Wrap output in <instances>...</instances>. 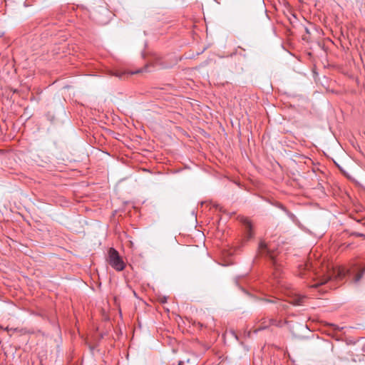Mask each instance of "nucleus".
I'll use <instances>...</instances> for the list:
<instances>
[{"label":"nucleus","mask_w":365,"mask_h":365,"mask_svg":"<svg viewBox=\"0 0 365 365\" xmlns=\"http://www.w3.org/2000/svg\"><path fill=\"white\" fill-rule=\"evenodd\" d=\"M259 252L262 255L269 257L273 267V276L278 279L282 273V257L279 255V252L275 249V246L272 244H266L261 241L259 244Z\"/></svg>","instance_id":"f257e3e1"},{"label":"nucleus","mask_w":365,"mask_h":365,"mask_svg":"<svg viewBox=\"0 0 365 365\" xmlns=\"http://www.w3.org/2000/svg\"><path fill=\"white\" fill-rule=\"evenodd\" d=\"M107 261L111 267L118 272L123 271L125 267V263L118 252L113 247L108 250Z\"/></svg>","instance_id":"f03ea898"},{"label":"nucleus","mask_w":365,"mask_h":365,"mask_svg":"<svg viewBox=\"0 0 365 365\" xmlns=\"http://www.w3.org/2000/svg\"><path fill=\"white\" fill-rule=\"evenodd\" d=\"M242 223L244 227V238L245 240H250L254 237V231L252 230V225L248 218H243Z\"/></svg>","instance_id":"7ed1b4c3"},{"label":"nucleus","mask_w":365,"mask_h":365,"mask_svg":"<svg viewBox=\"0 0 365 365\" xmlns=\"http://www.w3.org/2000/svg\"><path fill=\"white\" fill-rule=\"evenodd\" d=\"M269 327L270 322H269V319H267L266 318H262L259 321V325L257 327H254L252 328V331L256 334L258 331L267 329Z\"/></svg>","instance_id":"20e7f679"},{"label":"nucleus","mask_w":365,"mask_h":365,"mask_svg":"<svg viewBox=\"0 0 365 365\" xmlns=\"http://www.w3.org/2000/svg\"><path fill=\"white\" fill-rule=\"evenodd\" d=\"M264 300L267 302L275 303L277 304V309L279 311L285 310L288 307V305L287 303H285L284 302H283L279 299H276V298H274V299H264Z\"/></svg>","instance_id":"39448f33"},{"label":"nucleus","mask_w":365,"mask_h":365,"mask_svg":"<svg viewBox=\"0 0 365 365\" xmlns=\"http://www.w3.org/2000/svg\"><path fill=\"white\" fill-rule=\"evenodd\" d=\"M332 273L336 279H342L346 277V274H350L351 271L346 269L344 267H339L337 269V270L333 271Z\"/></svg>","instance_id":"423d86ee"},{"label":"nucleus","mask_w":365,"mask_h":365,"mask_svg":"<svg viewBox=\"0 0 365 365\" xmlns=\"http://www.w3.org/2000/svg\"><path fill=\"white\" fill-rule=\"evenodd\" d=\"M305 299L304 296L295 294L291 297L289 303L294 305H302Z\"/></svg>","instance_id":"0eeeda50"},{"label":"nucleus","mask_w":365,"mask_h":365,"mask_svg":"<svg viewBox=\"0 0 365 365\" xmlns=\"http://www.w3.org/2000/svg\"><path fill=\"white\" fill-rule=\"evenodd\" d=\"M331 276L330 274L319 277V282L312 285V287H318L319 285L324 284L327 283L331 279Z\"/></svg>","instance_id":"6e6552de"},{"label":"nucleus","mask_w":365,"mask_h":365,"mask_svg":"<svg viewBox=\"0 0 365 365\" xmlns=\"http://www.w3.org/2000/svg\"><path fill=\"white\" fill-rule=\"evenodd\" d=\"M143 70H137L135 71H132V72H126V71H115V73H113V75L120 78H122L123 77L124 75H125L126 73L128 74H130V75H132V74H135V73H140V72H142Z\"/></svg>","instance_id":"1a4fd4ad"},{"label":"nucleus","mask_w":365,"mask_h":365,"mask_svg":"<svg viewBox=\"0 0 365 365\" xmlns=\"http://www.w3.org/2000/svg\"><path fill=\"white\" fill-rule=\"evenodd\" d=\"M365 272V267L361 269L359 272H357L353 278V282L354 283H358L361 279L362 278Z\"/></svg>","instance_id":"9d476101"},{"label":"nucleus","mask_w":365,"mask_h":365,"mask_svg":"<svg viewBox=\"0 0 365 365\" xmlns=\"http://www.w3.org/2000/svg\"><path fill=\"white\" fill-rule=\"evenodd\" d=\"M302 267H304V269H309V268L312 267V265L309 263H306L304 265H300L299 266V272H300L299 274H300L301 277H304L305 275V274L304 272H302Z\"/></svg>","instance_id":"9b49d317"},{"label":"nucleus","mask_w":365,"mask_h":365,"mask_svg":"<svg viewBox=\"0 0 365 365\" xmlns=\"http://www.w3.org/2000/svg\"><path fill=\"white\" fill-rule=\"evenodd\" d=\"M269 322H270V326L275 325L277 327H282L281 321H277L276 319H269Z\"/></svg>","instance_id":"f8f14e48"},{"label":"nucleus","mask_w":365,"mask_h":365,"mask_svg":"<svg viewBox=\"0 0 365 365\" xmlns=\"http://www.w3.org/2000/svg\"><path fill=\"white\" fill-rule=\"evenodd\" d=\"M6 330H7V331H9V330H12V331H14L19 332V333H20L21 334H26V329H18V328H15V329H9L8 328H6Z\"/></svg>","instance_id":"ddd939ff"},{"label":"nucleus","mask_w":365,"mask_h":365,"mask_svg":"<svg viewBox=\"0 0 365 365\" xmlns=\"http://www.w3.org/2000/svg\"><path fill=\"white\" fill-rule=\"evenodd\" d=\"M354 235L355 236H357V237H365V235L364 234H361V233H359V232H354L353 233Z\"/></svg>","instance_id":"4468645a"},{"label":"nucleus","mask_w":365,"mask_h":365,"mask_svg":"<svg viewBox=\"0 0 365 365\" xmlns=\"http://www.w3.org/2000/svg\"><path fill=\"white\" fill-rule=\"evenodd\" d=\"M178 365H184V362L182 361H179Z\"/></svg>","instance_id":"2eb2a0df"},{"label":"nucleus","mask_w":365,"mask_h":365,"mask_svg":"<svg viewBox=\"0 0 365 365\" xmlns=\"http://www.w3.org/2000/svg\"><path fill=\"white\" fill-rule=\"evenodd\" d=\"M143 71H148V66L143 69Z\"/></svg>","instance_id":"dca6fc26"}]
</instances>
